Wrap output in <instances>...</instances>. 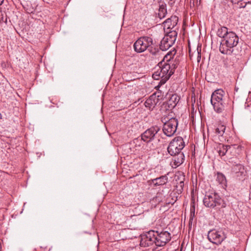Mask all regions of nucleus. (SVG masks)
Returning a JSON list of instances; mask_svg holds the SVG:
<instances>
[{"mask_svg": "<svg viewBox=\"0 0 251 251\" xmlns=\"http://www.w3.org/2000/svg\"><path fill=\"white\" fill-rule=\"evenodd\" d=\"M166 62L164 60L160 62L158 66L155 68V71L152 74V78L154 79H160L158 85L164 84L174 74L175 69L177 67V63H173V57L168 54L165 56Z\"/></svg>", "mask_w": 251, "mask_h": 251, "instance_id": "obj_1", "label": "nucleus"}, {"mask_svg": "<svg viewBox=\"0 0 251 251\" xmlns=\"http://www.w3.org/2000/svg\"><path fill=\"white\" fill-rule=\"evenodd\" d=\"M239 38L236 34L232 31L222 40L220 46V51L222 54L230 55L233 51V48L238 43Z\"/></svg>", "mask_w": 251, "mask_h": 251, "instance_id": "obj_2", "label": "nucleus"}, {"mask_svg": "<svg viewBox=\"0 0 251 251\" xmlns=\"http://www.w3.org/2000/svg\"><path fill=\"white\" fill-rule=\"evenodd\" d=\"M211 103L215 112L221 113L225 108V92L222 89L215 90L211 97Z\"/></svg>", "mask_w": 251, "mask_h": 251, "instance_id": "obj_3", "label": "nucleus"}, {"mask_svg": "<svg viewBox=\"0 0 251 251\" xmlns=\"http://www.w3.org/2000/svg\"><path fill=\"white\" fill-rule=\"evenodd\" d=\"M203 202L205 206L210 208L220 209L225 207L226 203L216 193H211L205 195Z\"/></svg>", "mask_w": 251, "mask_h": 251, "instance_id": "obj_4", "label": "nucleus"}, {"mask_svg": "<svg viewBox=\"0 0 251 251\" xmlns=\"http://www.w3.org/2000/svg\"><path fill=\"white\" fill-rule=\"evenodd\" d=\"M153 44L152 38L149 36H142L138 38L134 43V50L138 53H141L149 50Z\"/></svg>", "mask_w": 251, "mask_h": 251, "instance_id": "obj_5", "label": "nucleus"}, {"mask_svg": "<svg viewBox=\"0 0 251 251\" xmlns=\"http://www.w3.org/2000/svg\"><path fill=\"white\" fill-rule=\"evenodd\" d=\"M155 245L158 247L165 246L171 239V234L167 231H154Z\"/></svg>", "mask_w": 251, "mask_h": 251, "instance_id": "obj_6", "label": "nucleus"}, {"mask_svg": "<svg viewBox=\"0 0 251 251\" xmlns=\"http://www.w3.org/2000/svg\"><path fill=\"white\" fill-rule=\"evenodd\" d=\"M178 125L177 120L173 118L164 123L163 127L164 133L168 137L173 136L176 132Z\"/></svg>", "mask_w": 251, "mask_h": 251, "instance_id": "obj_7", "label": "nucleus"}, {"mask_svg": "<svg viewBox=\"0 0 251 251\" xmlns=\"http://www.w3.org/2000/svg\"><path fill=\"white\" fill-rule=\"evenodd\" d=\"M207 238L210 242L218 245L226 238V236L222 230L213 229L208 232Z\"/></svg>", "mask_w": 251, "mask_h": 251, "instance_id": "obj_8", "label": "nucleus"}, {"mask_svg": "<svg viewBox=\"0 0 251 251\" xmlns=\"http://www.w3.org/2000/svg\"><path fill=\"white\" fill-rule=\"evenodd\" d=\"M154 230H150L146 233L141 235L140 246L142 247H149L154 243L155 244Z\"/></svg>", "mask_w": 251, "mask_h": 251, "instance_id": "obj_9", "label": "nucleus"}, {"mask_svg": "<svg viewBox=\"0 0 251 251\" xmlns=\"http://www.w3.org/2000/svg\"><path fill=\"white\" fill-rule=\"evenodd\" d=\"M160 130V128L157 126H153L150 127L142 134V140L147 143L151 141L154 139Z\"/></svg>", "mask_w": 251, "mask_h": 251, "instance_id": "obj_10", "label": "nucleus"}, {"mask_svg": "<svg viewBox=\"0 0 251 251\" xmlns=\"http://www.w3.org/2000/svg\"><path fill=\"white\" fill-rule=\"evenodd\" d=\"M173 149L176 148L177 151H181L185 146L183 139L180 136L175 137L170 143Z\"/></svg>", "mask_w": 251, "mask_h": 251, "instance_id": "obj_11", "label": "nucleus"}, {"mask_svg": "<svg viewBox=\"0 0 251 251\" xmlns=\"http://www.w3.org/2000/svg\"><path fill=\"white\" fill-rule=\"evenodd\" d=\"M173 40H170L167 36H164L160 42V49L163 51L167 50L174 44Z\"/></svg>", "mask_w": 251, "mask_h": 251, "instance_id": "obj_12", "label": "nucleus"}, {"mask_svg": "<svg viewBox=\"0 0 251 251\" xmlns=\"http://www.w3.org/2000/svg\"><path fill=\"white\" fill-rule=\"evenodd\" d=\"M173 156L174 157L172 161V165L175 168L178 167L184 162L185 156L183 153L181 152Z\"/></svg>", "mask_w": 251, "mask_h": 251, "instance_id": "obj_13", "label": "nucleus"}, {"mask_svg": "<svg viewBox=\"0 0 251 251\" xmlns=\"http://www.w3.org/2000/svg\"><path fill=\"white\" fill-rule=\"evenodd\" d=\"M167 13V5L164 1H159V9L157 13L158 17L162 19L165 17Z\"/></svg>", "mask_w": 251, "mask_h": 251, "instance_id": "obj_14", "label": "nucleus"}, {"mask_svg": "<svg viewBox=\"0 0 251 251\" xmlns=\"http://www.w3.org/2000/svg\"><path fill=\"white\" fill-rule=\"evenodd\" d=\"M177 18L176 16H172L167 19L164 22V27L168 29H173L177 24Z\"/></svg>", "mask_w": 251, "mask_h": 251, "instance_id": "obj_15", "label": "nucleus"}, {"mask_svg": "<svg viewBox=\"0 0 251 251\" xmlns=\"http://www.w3.org/2000/svg\"><path fill=\"white\" fill-rule=\"evenodd\" d=\"M179 100V97L176 94H173L167 102L168 107L173 109L176 105Z\"/></svg>", "mask_w": 251, "mask_h": 251, "instance_id": "obj_16", "label": "nucleus"}, {"mask_svg": "<svg viewBox=\"0 0 251 251\" xmlns=\"http://www.w3.org/2000/svg\"><path fill=\"white\" fill-rule=\"evenodd\" d=\"M168 176L166 175H164L153 179L151 181L154 185L157 186L165 184L168 182Z\"/></svg>", "mask_w": 251, "mask_h": 251, "instance_id": "obj_17", "label": "nucleus"}, {"mask_svg": "<svg viewBox=\"0 0 251 251\" xmlns=\"http://www.w3.org/2000/svg\"><path fill=\"white\" fill-rule=\"evenodd\" d=\"M157 100H156V97L155 96L152 95L146 100L144 104L146 107H148L149 109H151L155 107L157 102Z\"/></svg>", "mask_w": 251, "mask_h": 251, "instance_id": "obj_18", "label": "nucleus"}, {"mask_svg": "<svg viewBox=\"0 0 251 251\" xmlns=\"http://www.w3.org/2000/svg\"><path fill=\"white\" fill-rule=\"evenodd\" d=\"M216 181L223 188L226 187V180L225 176L221 173L218 172L216 175Z\"/></svg>", "mask_w": 251, "mask_h": 251, "instance_id": "obj_19", "label": "nucleus"}, {"mask_svg": "<svg viewBox=\"0 0 251 251\" xmlns=\"http://www.w3.org/2000/svg\"><path fill=\"white\" fill-rule=\"evenodd\" d=\"M229 33L228 31L227 27L225 26H221L217 31V35L221 38L225 39L226 36Z\"/></svg>", "mask_w": 251, "mask_h": 251, "instance_id": "obj_20", "label": "nucleus"}, {"mask_svg": "<svg viewBox=\"0 0 251 251\" xmlns=\"http://www.w3.org/2000/svg\"><path fill=\"white\" fill-rule=\"evenodd\" d=\"M230 148V146L229 145H221L218 147V152L220 156H223Z\"/></svg>", "mask_w": 251, "mask_h": 251, "instance_id": "obj_21", "label": "nucleus"}, {"mask_svg": "<svg viewBox=\"0 0 251 251\" xmlns=\"http://www.w3.org/2000/svg\"><path fill=\"white\" fill-rule=\"evenodd\" d=\"M226 130V126L223 125H219L215 129V133L219 137L223 136Z\"/></svg>", "mask_w": 251, "mask_h": 251, "instance_id": "obj_22", "label": "nucleus"}, {"mask_svg": "<svg viewBox=\"0 0 251 251\" xmlns=\"http://www.w3.org/2000/svg\"><path fill=\"white\" fill-rule=\"evenodd\" d=\"M177 149L176 148L173 149L171 146V144H169L167 148V151L171 156L181 153L180 151H177Z\"/></svg>", "mask_w": 251, "mask_h": 251, "instance_id": "obj_23", "label": "nucleus"}, {"mask_svg": "<svg viewBox=\"0 0 251 251\" xmlns=\"http://www.w3.org/2000/svg\"><path fill=\"white\" fill-rule=\"evenodd\" d=\"M234 171L236 173H240L242 174L244 171V167L241 164H237L234 167Z\"/></svg>", "mask_w": 251, "mask_h": 251, "instance_id": "obj_24", "label": "nucleus"}, {"mask_svg": "<svg viewBox=\"0 0 251 251\" xmlns=\"http://www.w3.org/2000/svg\"><path fill=\"white\" fill-rule=\"evenodd\" d=\"M165 36H167L168 38H169L170 40L174 39V43H175V41L176 40L177 33L175 31H172L168 33L167 34L165 35Z\"/></svg>", "mask_w": 251, "mask_h": 251, "instance_id": "obj_25", "label": "nucleus"}, {"mask_svg": "<svg viewBox=\"0 0 251 251\" xmlns=\"http://www.w3.org/2000/svg\"><path fill=\"white\" fill-rule=\"evenodd\" d=\"M153 200L157 202H160L163 201V195L161 193H158L156 196L153 198Z\"/></svg>", "mask_w": 251, "mask_h": 251, "instance_id": "obj_26", "label": "nucleus"}, {"mask_svg": "<svg viewBox=\"0 0 251 251\" xmlns=\"http://www.w3.org/2000/svg\"><path fill=\"white\" fill-rule=\"evenodd\" d=\"M184 183L183 180H180L179 183H177L176 185V188L178 189V190L181 191L183 190Z\"/></svg>", "mask_w": 251, "mask_h": 251, "instance_id": "obj_27", "label": "nucleus"}, {"mask_svg": "<svg viewBox=\"0 0 251 251\" xmlns=\"http://www.w3.org/2000/svg\"><path fill=\"white\" fill-rule=\"evenodd\" d=\"M197 62H200L201 59V50H199L198 49H197Z\"/></svg>", "mask_w": 251, "mask_h": 251, "instance_id": "obj_28", "label": "nucleus"}, {"mask_svg": "<svg viewBox=\"0 0 251 251\" xmlns=\"http://www.w3.org/2000/svg\"><path fill=\"white\" fill-rule=\"evenodd\" d=\"M243 0H231V1L233 3H237L238 2L240 1H242Z\"/></svg>", "mask_w": 251, "mask_h": 251, "instance_id": "obj_29", "label": "nucleus"}, {"mask_svg": "<svg viewBox=\"0 0 251 251\" xmlns=\"http://www.w3.org/2000/svg\"><path fill=\"white\" fill-rule=\"evenodd\" d=\"M175 0H170L169 3L170 5H172L173 4H174L175 3Z\"/></svg>", "mask_w": 251, "mask_h": 251, "instance_id": "obj_30", "label": "nucleus"}, {"mask_svg": "<svg viewBox=\"0 0 251 251\" xmlns=\"http://www.w3.org/2000/svg\"><path fill=\"white\" fill-rule=\"evenodd\" d=\"M4 0H0V5H1L3 2Z\"/></svg>", "mask_w": 251, "mask_h": 251, "instance_id": "obj_31", "label": "nucleus"}, {"mask_svg": "<svg viewBox=\"0 0 251 251\" xmlns=\"http://www.w3.org/2000/svg\"><path fill=\"white\" fill-rule=\"evenodd\" d=\"M193 212V208L191 207V212L192 213Z\"/></svg>", "mask_w": 251, "mask_h": 251, "instance_id": "obj_32", "label": "nucleus"}, {"mask_svg": "<svg viewBox=\"0 0 251 251\" xmlns=\"http://www.w3.org/2000/svg\"><path fill=\"white\" fill-rule=\"evenodd\" d=\"M248 3L251 4V2L250 1H248Z\"/></svg>", "mask_w": 251, "mask_h": 251, "instance_id": "obj_33", "label": "nucleus"}, {"mask_svg": "<svg viewBox=\"0 0 251 251\" xmlns=\"http://www.w3.org/2000/svg\"><path fill=\"white\" fill-rule=\"evenodd\" d=\"M184 176H182L183 179H184Z\"/></svg>", "mask_w": 251, "mask_h": 251, "instance_id": "obj_34", "label": "nucleus"}, {"mask_svg": "<svg viewBox=\"0 0 251 251\" xmlns=\"http://www.w3.org/2000/svg\"><path fill=\"white\" fill-rule=\"evenodd\" d=\"M1 118V114H0V119Z\"/></svg>", "mask_w": 251, "mask_h": 251, "instance_id": "obj_35", "label": "nucleus"}]
</instances>
